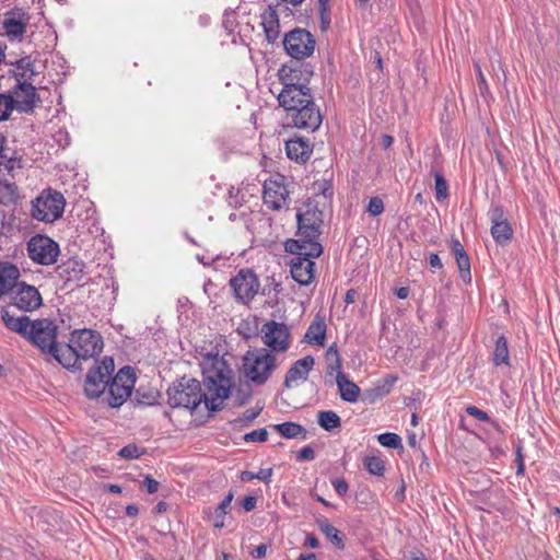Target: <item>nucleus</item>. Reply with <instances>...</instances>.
<instances>
[{
	"instance_id": "f257e3e1",
	"label": "nucleus",
	"mask_w": 560,
	"mask_h": 560,
	"mask_svg": "<svg viewBox=\"0 0 560 560\" xmlns=\"http://www.w3.org/2000/svg\"><path fill=\"white\" fill-rule=\"evenodd\" d=\"M201 369L206 392L199 381L184 376L167 389V402L172 408L194 410L201 402L211 411L222 408L233 386L232 370L218 353L207 354L202 359Z\"/></svg>"
},
{
	"instance_id": "f03ea898",
	"label": "nucleus",
	"mask_w": 560,
	"mask_h": 560,
	"mask_svg": "<svg viewBox=\"0 0 560 560\" xmlns=\"http://www.w3.org/2000/svg\"><path fill=\"white\" fill-rule=\"evenodd\" d=\"M2 320L7 328L25 337L43 353L50 354L55 360L59 357L61 347L57 342V325L48 318L31 320L28 316H14L9 311H2Z\"/></svg>"
},
{
	"instance_id": "7ed1b4c3",
	"label": "nucleus",
	"mask_w": 560,
	"mask_h": 560,
	"mask_svg": "<svg viewBox=\"0 0 560 560\" xmlns=\"http://www.w3.org/2000/svg\"><path fill=\"white\" fill-rule=\"evenodd\" d=\"M103 350L102 336L92 329H75L70 334L67 345L61 346L58 361L66 369H79L81 360H89Z\"/></svg>"
},
{
	"instance_id": "20e7f679",
	"label": "nucleus",
	"mask_w": 560,
	"mask_h": 560,
	"mask_svg": "<svg viewBox=\"0 0 560 560\" xmlns=\"http://www.w3.org/2000/svg\"><path fill=\"white\" fill-rule=\"evenodd\" d=\"M304 241L289 240L285 242V250L294 257L291 260L292 278L302 285L310 284L314 279L313 258H317L323 253L320 243H306Z\"/></svg>"
},
{
	"instance_id": "39448f33",
	"label": "nucleus",
	"mask_w": 560,
	"mask_h": 560,
	"mask_svg": "<svg viewBox=\"0 0 560 560\" xmlns=\"http://www.w3.org/2000/svg\"><path fill=\"white\" fill-rule=\"evenodd\" d=\"M277 366V358L268 349L247 351L243 358V373L256 385L265 384Z\"/></svg>"
},
{
	"instance_id": "423d86ee",
	"label": "nucleus",
	"mask_w": 560,
	"mask_h": 560,
	"mask_svg": "<svg viewBox=\"0 0 560 560\" xmlns=\"http://www.w3.org/2000/svg\"><path fill=\"white\" fill-rule=\"evenodd\" d=\"M135 382L133 370L130 366H124L112 382H108L100 402L110 408H119L130 397Z\"/></svg>"
},
{
	"instance_id": "0eeeda50",
	"label": "nucleus",
	"mask_w": 560,
	"mask_h": 560,
	"mask_svg": "<svg viewBox=\"0 0 560 560\" xmlns=\"http://www.w3.org/2000/svg\"><path fill=\"white\" fill-rule=\"evenodd\" d=\"M65 203L61 192L46 189L33 201L32 214L38 221L51 223L62 215Z\"/></svg>"
},
{
	"instance_id": "6e6552de",
	"label": "nucleus",
	"mask_w": 560,
	"mask_h": 560,
	"mask_svg": "<svg viewBox=\"0 0 560 560\" xmlns=\"http://www.w3.org/2000/svg\"><path fill=\"white\" fill-rule=\"evenodd\" d=\"M114 370L115 363L110 357H105L93 366L86 374L84 386L85 395L91 399L101 400Z\"/></svg>"
},
{
	"instance_id": "1a4fd4ad",
	"label": "nucleus",
	"mask_w": 560,
	"mask_h": 560,
	"mask_svg": "<svg viewBox=\"0 0 560 560\" xmlns=\"http://www.w3.org/2000/svg\"><path fill=\"white\" fill-rule=\"evenodd\" d=\"M59 254L58 243L47 235L37 234L27 242V255L37 265L51 266L57 262Z\"/></svg>"
},
{
	"instance_id": "9d476101",
	"label": "nucleus",
	"mask_w": 560,
	"mask_h": 560,
	"mask_svg": "<svg viewBox=\"0 0 560 560\" xmlns=\"http://www.w3.org/2000/svg\"><path fill=\"white\" fill-rule=\"evenodd\" d=\"M315 45L314 36L303 28H294L288 32L283 38L285 52L296 60L312 56L315 50Z\"/></svg>"
},
{
	"instance_id": "9b49d317",
	"label": "nucleus",
	"mask_w": 560,
	"mask_h": 560,
	"mask_svg": "<svg viewBox=\"0 0 560 560\" xmlns=\"http://www.w3.org/2000/svg\"><path fill=\"white\" fill-rule=\"evenodd\" d=\"M296 218L298 234L300 236L296 241H304L305 243H318L317 238L320 235L323 212L316 207L307 206L305 211L298 212Z\"/></svg>"
},
{
	"instance_id": "f8f14e48",
	"label": "nucleus",
	"mask_w": 560,
	"mask_h": 560,
	"mask_svg": "<svg viewBox=\"0 0 560 560\" xmlns=\"http://www.w3.org/2000/svg\"><path fill=\"white\" fill-rule=\"evenodd\" d=\"M290 191L285 184V177L276 174L264 183V203L273 211L280 210L288 205Z\"/></svg>"
},
{
	"instance_id": "ddd939ff",
	"label": "nucleus",
	"mask_w": 560,
	"mask_h": 560,
	"mask_svg": "<svg viewBox=\"0 0 560 560\" xmlns=\"http://www.w3.org/2000/svg\"><path fill=\"white\" fill-rule=\"evenodd\" d=\"M260 338L271 352H285L290 347V330L283 323L266 322L261 326Z\"/></svg>"
},
{
	"instance_id": "4468645a",
	"label": "nucleus",
	"mask_w": 560,
	"mask_h": 560,
	"mask_svg": "<svg viewBox=\"0 0 560 560\" xmlns=\"http://www.w3.org/2000/svg\"><path fill=\"white\" fill-rule=\"evenodd\" d=\"M235 299L243 303H249L258 293L260 282L255 272L250 269H241L235 277L230 280Z\"/></svg>"
},
{
	"instance_id": "2eb2a0df",
	"label": "nucleus",
	"mask_w": 560,
	"mask_h": 560,
	"mask_svg": "<svg viewBox=\"0 0 560 560\" xmlns=\"http://www.w3.org/2000/svg\"><path fill=\"white\" fill-rule=\"evenodd\" d=\"M306 101V104L290 113L288 117L293 127L315 131L320 127L323 117L314 100Z\"/></svg>"
},
{
	"instance_id": "dca6fc26",
	"label": "nucleus",
	"mask_w": 560,
	"mask_h": 560,
	"mask_svg": "<svg viewBox=\"0 0 560 560\" xmlns=\"http://www.w3.org/2000/svg\"><path fill=\"white\" fill-rule=\"evenodd\" d=\"M13 305L24 312H33L39 308L43 304V299L39 291L25 282L16 284L15 291L12 295Z\"/></svg>"
},
{
	"instance_id": "f3484780",
	"label": "nucleus",
	"mask_w": 560,
	"mask_h": 560,
	"mask_svg": "<svg viewBox=\"0 0 560 560\" xmlns=\"http://www.w3.org/2000/svg\"><path fill=\"white\" fill-rule=\"evenodd\" d=\"M13 96V107L20 113H30L39 101L35 86L27 82L18 81V84L9 92Z\"/></svg>"
},
{
	"instance_id": "a211bd4d",
	"label": "nucleus",
	"mask_w": 560,
	"mask_h": 560,
	"mask_svg": "<svg viewBox=\"0 0 560 560\" xmlns=\"http://www.w3.org/2000/svg\"><path fill=\"white\" fill-rule=\"evenodd\" d=\"M489 214L491 219V235L498 244H506L512 238L513 230L505 218L503 208L495 206L490 210Z\"/></svg>"
},
{
	"instance_id": "6ab92c4d",
	"label": "nucleus",
	"mask_w": 560,
	"mask_h": 560,
	"mask_svg": "<svg viewBox=\"0 0 560 560\" xmlns=\"http://www.w3.org/2000/svg\"><path fill=\"white\" fill-rule=\"evenodd\" d=\"M311 74H312V72L307 71L302 66H300V67L283 66L279 70V80L282 84V89L300 88V89L308 90L307 83H308V79H310Z\"/></svg>"
},
{
	"instance_id": "aec40b11",
	"label": "nucleus",
	"mask_w": 560,
	"mask_h": 560,
	"mask_svg": "<svg viewBox=\"0 0 560 560\" xmlns=\"http://www.w3.org/2000/svg\"><path fill=\"white\" fill-rule=\"evenodd\" d=\"M306 100H313V96L311 94V90H304L300 88H289V89H282L280 93L278 94V102L280 106H282L287 112L288 115L294 110H296L299 107L303 106L307 103Z\"/></svg>"
},
{
	"instance_id": "412c9836",
	"label": "nucleus",
	"mask_w": 560,
	"mask_h": 560,
	"mask_svg": "<svg viewBox=\"0 0 560 560\" xmlns=\"http://www.w3.org/2000/svg\"><path fill=\"white\" fill-rule=\"evenodd\" d=\"M285 151L290 160L298 163H305L313 152V147L308 139L296 137L285 142Z\"/></svg>"
},
{
	"instance_id": "4be33fe9",
	"label": "nucleus",
	"mask_w": 560,
	"mask_h": 560,
	"mask_svg": "<svg viewBox=\"0 0 560 560\" xmlns=\"http://www.w3.org/2000/svg\"><path fill=\"white\" fill-rule=\"evenodd\" d=\"M314 358L312 355H306L298 361H295L292 366L287 372L284 378V386L291 387L293 383L298 381H305L314 366Z\"/></svg>"
},
{
	"instance_id": "5701e85b",
	"label": "nucleus",
	"mask_w": 560,
	"mask_h": 560,
	"mask_svg": "<svg viewBox=\"0 0 560 560\" xmlns=\"http://www.w3.org/2000/svg\"><path fill=\"white\" fill-rule=\"evenodd\" d=\"M21 273L19 268L8 261L0 262V298L16 288Z\"/></svg>"
},
{
	"instance_id": "b1692460",
	"label": "nucleus",
	"mask_w": 560,
	"mask_h": 560,
	"mask_svg": "<svg viewBox=\"0 0 560 560\" xmlns=\"http://www.w3.org/2000/svg\"><path fill=\"white\" fill-rule=\"evenodd\" d=\"M336 384L340 393V398L347 402H355L359 399L360 387L349 380L345 373H338Z\"/></svg>"
},
{
	"instance_id": "393cba45",
	"label": "nucleus",
	"mask_w": 560,
	"mask_h": 560,
	"mask_svg": "<svg viewBox=\"0 0 560 560\" xmlns=\"http://www.w3.org/2000/svg\"><path fill=\"white\" fill-rule=\"evenodd\" d=\"M326 337V323L323 317L316 316L308 326L304 340L312 346H324Z\"/></svg>"
},
{
	"instance_id": "a878e982",
	"label": "nucleus",
	"mask_w": 560,
	"mask_h": 560,
	"mask_svg": "<svg viewBox=\"0 0 560 560\" xmlns=\"http://www.w3.org/2000/svg\"><path fill=\"white\" fill-rule=\"evenodd\" d=\"M452 252L455 256L456 264L459 269L460 278L466 283H469L471 280L470 261H469L468 255L466 254L463 245L459 243L458 240L452 241Z\"/></svg>"
},
{
	"instance_id": "bb28decb",
	"label": "nucleus",
	"mask_w": 560,
	"mask_h": 560,
	"mask_svg": "<svg viewBox=\"0 0 560 560\" xmlns=\"http://www.w3.org/2000/svg\"><path fill=\"white\" fill-rule=\"evenodd\" d=\"M261 25L266 33L268 42H275L280 34V24L278 13L275 9L268 8L261 14Z\"/></svg>"
},
{
	"instance_id": "cd10ccee",
	"label": "nucleus",
	"mask_w": 560,
	"mask_h": 560,
	"mask_svg": "<svg viewBox=\"0 0 560 560\" xmlns=\"http://www.w3.org/2000/svg\"><path fill=\"white\" fill-rule=\"evenodd\" d=\"M281 436L285 439H296L301 438L303 440L306 439V430L299 423L295 422H283L279 424H275L272 427Z\"/></svg>"
},
{
	"instance_id": "c85d7f7f",
	"label": "nucleus",
	"mask_w": 560,
	"mask_h": 560,
	"mask_svg": "<svg viewBox=\"0 0 560 560\" xmlns=\"http://www.w3.org/2000/svg\"><path fill=\"white\" fill-rule=\"evenodd\" d=\"M23 167L22 156L13 152L9 154L8 151L0 158V173L5 172L8 175L14 177L15 173Z\"/></svg>"
},
{
	"instance_id": "c756f323",
	"label": "nucleus",
	"mask_w": 560,
	"mask_h": 560,
	"mask_svg": "<svg viewBox=\"0 0 560 560\" xmlns=\"http://www.w3.org/2000/svg\"><path fill=\"white\" fill-rule=\"evenodd\" d=\"M19 197V189L15 183L7 179H0V205H14Z\"/></svg>"
},
{
	"instance_id": "7c9ffc66",
	"label": "nucleus",
	"mask_w": 560,
	"mask_h": 560,
	"mask_svg": "<svg viewBox=\"0 0 560 560\" xmlns=\"http://www.w3.org/2000/svg\"><path fill=\"white\" fill-rule=\"evenodd\" d=\"M319 530L339 549H343V539L340 532L332 526L326 517L317 518Z\"/></svg>"
},
{
	"instance_id": "2f4dec72",
	"label": "nucleus",
	"mask_w": 560,
	"mask_h": 560,
	"mask_svg": "<svg viewBox=\"0 0 560 560\" xmlns=\"http://www.w3.org/2000/svg\"><path fill=\"white\" fill-rule=\"evenodd\" d=\"M492 361L495 366L510 364V355L508 348V340L504 336H500L494 345Z\"/></svg>"
},
{
	"instance_id": "473e14b6",
	"label": "nucleus",
	"mask_w": 560,
	"mask_h": 560,
	"mask_svg": "<svg viewBox=\"0 0 560 560\" xmlns=\"http://www.w3.org/2000/svg\"><path fill=\"white\" fill-rule=\"evenodd\" d=\"M318 424L326 431H334L341 427L340 417L331 410L319 411L317 415Z\"/></svg>"
},
{
	"instance_id": "72a5a7b5",
	"label": "nucleus",
	"mask_w": 560,
	"mask_h": 560,
	"mask_svg": "<svg viewBox=\"0 0 560 560\" xmlns=\"http://www.w3.org/2000/svg\"><path fill=\"white\" fill-rule=\"evenodd\" d=\"M326 359H327V374H329V375L336 374V376H337L338 373H343L341 370L340 355H339L338 351L336 349H334V347H330L327 350Z\"/></svg>"
},
{
	"instance_id": "f704fd0d",
	"label": "nucleus",
	"mask_w": 560,
	"mask_h": 560,
	"mask_svg": "<svg viewBox=\"0 0 560 560\" xmlns=\"http://www.w3.org/2000/svg\"><path fill=\"white\" fill-rule=\"evenodd\" d=\"M83 267L84 265L82 262L69 260L61 267V273L68 275L67 280H80L83 275Z\"/></svg>"
},
{
	"instance_id": "c9c22d12",
	"label": "nucleus",
	"mask_w": 560,
	"mask_h": 560,
	"mask_svg": "<svg viewBox=\"0 0 560 560\" xmlns=\"http://www.w3.org/2000/svg\"><path fill=\"white\" fill-rule=\"evenodd\" d=\"M366 470L375 476H382L385 470L384 460L377 456H369L364 459Z\"/></svg>"
},
{
	"instance_id": "e433bc0d",
	"label": "nucleus",
	"mask_w": 560,
	"mask_h": 560,
	"mask_svg": "<svg viewBox=\"0 0 560 560\" xmlns=\"http://www.w3.org/2000/svg\"><path fill=\"white\" fill-rule=\"evenodd\" d=\"M434 179H435V198L438 201H443L448 196V186L443 177V175L439 172H434Z\"/></svg>"
},
{
	"instance_id": "4c0bfd02",
	"label": "nucleus",
	"mask_w": 560,
	"mask_h": 560,
	"mask_svg": "<svg viewBox=\"0 0 560 560\" xmlns=\"http://www.w3.org/2000/svg\"><path fill=\"white\" fill-rule=\"evenodd\" d=\"M13 109V96L0 94V121L9 119Z\"/></svg>"
},
{
	"instance_id": "58836bf2",
	"label": "nucleus",
	"mask_w": 560,
	"mask_h": 560,
	"mask_svg": "<svg viewBox=\"0 0 560 560\" xmlns=\"http://www.w3.org/2000/svg\"><path fill=\"white\" fill-rule=\"evenodd\" d=\"M377 441L384 447L397 448L401 446V438L392 432L380 434Z\"/></svg>"
},
{
	"instance_id": "ea45409f",
	"label": "nucleus",
	"mask_w": 560,
	"mask_h": 560,
	"mask_svg": "<svg viewBox=\"0 0 560 560\" xmlns=\"http://www.w3.org/2000/svg\"><path fill=\"white\" fill-rule=\"evenodd\" d=\"M262 410L261 407H258L256 409H247L245 410V412L243 413V416L241 418H237L233 421V423L235 425H246L248 423H250L252 421H254L260 413V411Z\"/></svg>"
},
{
	"instance_id": "a19ab883",
	"label": "nucleus",
	"mask_w": 560,
	"mask_h": 560,
	"mask_svg": "<svg viewBox=\"0 0 560 560\" xmlns=\"http://www.w3.org/2000/svg\"><path fill=\"white\" fill-rule=\"evenodd\" d=\"M141 454V450L136 444H128L118 452V455L126 459L138 458Z\"/></svg>"
},
{
	"instance_id": "79ce46f5",
	"label": "nucleus",
	"mask_w": 560,
	"mask_h": 560,
	"mask_svg": "<svg viewBox=\"0 0 560 560\" xmlns=\"http://www.w3.org/2000/svg\"><path fill=\"white\" fill-rule=\"evenodd\" d=\"M4 27L8 32V34L15 35V36L22 35L25 31L22 22H20L19 20H15V19L7 20L4 23Z\"/></svg>"
},
{
	"instance_id": "37998d69",
	"label": "nucleus",
	"mask_w": 560,
	"mask_h": 560,
	"mask_svg": "<svg viewBox=\"0 0 560 560\" xmlns=\"http://www.w3.org/2000/svg\"><path fill=\"white\" fill-rule=\"evenodd\" d=\"M366 210L373 217L382 214L384 211L383 200L380 197H372L369 201Z\"/></svg>"
},
{
	"instance_id": "c03bdc74",
	"label": "nucleus",
	"mask_w": 560,
	"mask_h": 560,
	"mask_svg": "<svg viewBox=\"0 0 560 560\" xmlns=\"http://www.w3.org/2000/svg\"><path fill=\"white\" fill-rule=\"evenodd\" d=\"M268 432L266 429H257L244 435L245 442H265L267 441Z\"/></svg>"
},
{
	"instance_id": "a18cd8bd",
	"label": "nucleus",
	"mask_w": 560,
	"mask_h": 560,
	"mask_svg": "<svg viewBox=\"0 0 560 560\" xmlns=\"http://www.w3.org/2000/svg\"><path fill=\"white\" fill-rule=\"evenodd\" d=\"M319 16H320V28L322 31H327L330 26L331 16H330V7L324 5L318 7Z\"/></svg>"
},
{
	"instance_id": "49530a36",
	"label": "nucleus",
	"mask_w": 560,
	"mask_h": 560,
	"mask_svg": "<svg viewBox=\"0 0 560 560\" xmlns=\"http://www.w3.org/2000/svg\"><path fill=\"white\" fill-rule=\"evenodd\" d=\"M314 458H315V452H314L313 447L310 445H305L296 454V459L299 462L313 460Z\"/></svg>"
},
{
	"instance_id": "de8ad7c7",
	"label": "nucleus",
	"mask_w": 560,
	"mask_h": 560,
	"mask_svg": "<svg viewBox=\"0 0 560 560\" xmlns=\"http://www.w3.org/2000/svg\"><path fill=\"white\" fill-rule=\"evenodd\" d=\"M466 412L469 416L475 417L479 421H483L485 422V421H489L490 420L488 413L482 411L481 409L477 408L476 406H468L466 408Z\"/></svg>"
},
{
	"instance_id": "09e8293b",
	"label": "nucleus",
	"mask_w": 560,
	"mask_h": 560,
	"mask_svg": "<svg viewBox=\"0 0 560 560\" xmlns=\"http://www.w3.org/2000/svg\"><path fill=\"white\" fill-rule=\"evenodd\" d=\"M233 498H234V494L233 492H229L224 499L222 500V502L219 504V506L215 509L217 512L221 513V514H228V512L230 511L231 509V503L233 501Z\"/></svg>"
},
{
	"instance_id": "8fccbe9b",
	"label": "nucleus",
	"mask_w": 560,
	"mask_h": 560,
	"mask_svg": "<svg viewBox=\"0 0 560 560\" xmlns=\"http://www.w3.org/2000/svg\"><path fill=\"white\" fill-rule=\"evenodd\" d=\"M142 486L147 489L148 493L152 494L159 490L160 485L150 475H145L142 481Z\"/></svg>"
},
{
	"instance_id": "3c124183",
	"label": "nucleus",
	"mask_w": 560,
	"mask_h": 560,
	"mask_svg": "<svg viewBox=\"0 0 560 560\" xmlns=\"http://www.w3.org/2000/svg\"><path fill=\"white\" fill-rule=\"evenodd\" d=\"M331 483H332L334 489L340 497H345L348 493L349 486L345 479H342V478L335 479V480H332Z\"/></svg>"
},
{
	"instance_id": "603ef678",
	"label": "nucleus",
	"mask_w": 560,
	"mask_h": 560,
	"mask_svg": "<svg viewBox=\"0 0 560 560\" xmlns=\"http://www.w3.org/2000/svg\"><path fill=\"white\" fill-rule=\"evenodd\" d=\"M474 66H475L476 73H477V81H478L479 90L481 93H483V91H486L488 89L485 74L482 73L481 67L478 61H475Z\"/></svg>"
},
{
	"instance_id": "864d4df0",
	"label": "nucleus",
	"mask_w": 560,
	"mask_h": 560,
	"mask_svg": "<svg viewBox=\"0 0 560 560\" xmlns=\"http://www.w3.org/2000/svg\"><path fill=\"white\" fill-rule=\"evenodd\" d=\"M256 498L253 495H247L241 501V506L246 511L250 512L256 508Z\"/></svg>"
},
{
	"instance_id": "5fc2aeb1",
	"label": "nucleus",
	"mask_w": 560,
	"mask_h": 560,
	"mask_svg": "<svg viewBox=\"0 0 560 560\" xmlns=\"http://www.w3.org/2000/svg\"><path fill=\"white\" fill-rule=\"evenodd\" d=\"M516 463H517L516 474L517 475H523L524 470H525V465H524V457H523V454H522V447L521 446H517V448H516Z\"/></svg>"
},
{
	"instance_id": "6e6d98bb",
	"label": "nucleus",
	"mask_w": 560,
	"mask_h": 560,
	"mask_svg": "<svg viewBox=\"0 0 560 560\" xmlns=\"http://www.w3.org/2000/svg\"><path fill=\"white\" fill-rule=\"evenodd\" d=\"M271 476H272L271 468L260 469L257 474H255L256 479L261 480L264 482L270 481Z\"/></svg>"
},
{
	"instance_id": "4d7b16f0",
	"label": "nucleus",
	"mask_w": 560,
	"mask_h": 560,
	"mask_svg": "<svg viewBox=\"0 0 560 560\" xmlns=\"http://www.w3.org/2000/svg\"><path fill=\"white\" fill-rule=\"evenodd\" d=\"M429 265L434 269H440L443 266L438 254H431L429 256Z\"/></svg>"
},
{
	"instance_id": "13d9d810",
	"label": "nucleus",
	"mask_w": 560,
	"mask_h": 560,
	"mask_svg": "<svg viewBox=\"0 0 560 560\" xmlns=\"http://www.w3.org/2000/svg\"><path fill=\"white\" fill-rule=\"evenodd\" d=\"M305 544L313 549H316L319 547V540L316 538V536L314 534H307Z\"/></svg>"
},
{
	"instance_id": "bf43d9fd",
	"label": "nucleus",
	"mask_w": 560,
	"mask_h": 560,
	"mask_svg": "<svg viewBox=\"0 0 560 560\" xmlns=\"http://www.w3.org/2000/svg\"><path fill=\"white\" fill-rule=\"evenodd\" d=\"M224 516L225 514H221L215 511L213 521V525L215 528H222L224 526Z\"/></svg>"
},
{
	"instance_id": "052dcab7",
	"label": "nucleus",
	"mask_w": 560,
	"mask_h": 560,
	"mask_svg": "<svg viewBox=\"0 0 560 560\" xmlns=\"http://www.w3.org/2000/svg\"><path fill=\"white\" fill-rule=\"evenodd\" d=\"M16 65H18V68H21L23 70H30L33 73V70L31 69L32 61L30 60V58H23V59L19 60L16 62Z\"/></svg>"
},
{
	"instance_id": "680f3d73",
	"label": "nucleus",
	"mask_w": 560,
	"mask_h": 560,
	"mask_svg": "<svg viewBox=\"0 0 560 560\" xmlns=\"http://www.w3.org/2000/svg\"><path fill=\"white\" fill-rule=\"evenodd\" d=\"M357 299V291L353 289H350L346 292L345 302L347 304H352L355 302Z\"/></svg>"
},
{
	"instance_id": "e2e57ef3",
	"label": "nucleus",
	"mask_w": 560,
	"mask_h": 560,
	"mask_svg": "<svg viewBox=\"0 0 560 560\" xmlns=\"http://www.w3.org/2000/svg\"><path fill=\"white\" fill-rule=\"evenodd\" d=\"M409 288L407 287H401V288H398L396 291H395V294L398 299H407L408 295H409Z\"/></svg>"
},
{
	"instance_id": "0e129e2a",
	"label": "nucleus",
	"mask_w": 560,
	"mask_h": 560,
	"mask_svg": "<svg viewBox=\"0 0 560 560\" xmlns=\"http://www.w3.org/2000/svg\"><path fill=\"white\" fill-rule=\"evenodd\" d=\"M266 552H267V546L266 545H259V546L256 547L254 556L257 559H261V558H264L266 556Z\"/></svg>"
},
{
	"instance_id": "69168bd1",
	"label": "nucleus",
	"mask_w": 560,
	"mask_h": 560,
	"mask_svg": "<svg viewBox=\"0 0 560 560\" xmlns=\"http://www.w3.org/2000/svg\"><path fill=\"white\" fill-rule=\"evenodd\" d=\"M138 512H139L138 506L135 504H129L126 506V514L130 517L137 516Z\"/></svg>"
},
{
	"instance_id": "338daca9",
	"label": "nucleus",
	"mask_w": 560,
	"mask_h": 560,
	"mask_svg": "<svg viewBox=\"0 0 560 560\" xmlns=\"http://www.w3.org/2000/svg\"><path fill=\"white\" fill-rule=\"evenodd\" d=\"M394 142V139L392 136H388V135H384L382 137V144L385 149L389 148Z\"/></svg>"
},
{
	"instance_id": "774afa93",
	"label": "nucleus",
	"mask_w": 560,
	"mask_h": 560,
	"mask_svg": "<svg viewBox=\"0 0 560 560\" xmlns=\"http://www.w3.org/2000/svg\"><path fill=\"white\" fill-rule=\"evenodd\" d=\"M241 479H242L243 481H250V480H253V479H256V477H255V474H254V472H252V471H247V470H246V471H243V472L241 474Z\"/></svg>"
}]
</instances>
